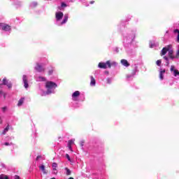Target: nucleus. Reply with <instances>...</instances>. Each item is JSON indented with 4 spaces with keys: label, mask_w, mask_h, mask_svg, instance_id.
<instances>
[{
    "label": "nucleus",
    "mask_w": 179,
    "mask_h": 179,
    "mask_svg": "<svg viewBox=\"0 0 179 179\" xmlns=\"http://www.w3.org/2000/svg\"><path fill=\"white\" fill-rule=\"evenodd\" d=\"M106 82H107V83H108V85H110L111 83V79L107 78Z\"/></svg>",
    "instance_id": "obj_29"
},
{
    "label": "nucleus",
    "mask_w": 179,
    "mask_h": 179,
    "mask_svg": "<svg viewBox=\"0 0 179 179\" xmlns=\"http://www.w3.org/2000/svg\"><path fill=\"white\" fill-rule=\"evenodd\" d=\"M15 179H20V176H15Z\"/></svg>",
    "instance_id": "obj_42"
},
{
    "label": "nucleus",
    "mask_w": 179,
    "mask_h": 179,
    "mask_svg": "<svg viewBox=\"0 0 179 179\" xmlns=\"http://www.w3.org/2000/svg\"><path fill=\"white\" fill-rule=\"evenodd\" d=\"M159 78L161 80H163V79H164V76L163 75V73H159Z\"/></svg>",
    "instance_id": "obj_22"
},
{
    "label": "nucleus",
    "mask_w": 179,
    "mask_h": 179,
    "mask_svg": "<svg viewBox=\"0 0 179 179\" xmlns=\"http://www.w3.org/2000/svg\"><path fill=\"white\" fill-rule=\"evenodd\" d=\"M122 65H123V66H126L127 68H128V66H129V63L128 62V61L125 59H122L120 61Z\"/></svg>",
    "instance_id": "obj_7"
},
{
    "label": "nucleus",
    "mask_w": 179,
    "mask_h": 179,
    "mask_svg": "<svg viewBox=\"0 0 179 179\" xmlns=\"http://www.w3.org/2000/svg\"><path fill=\"white\" fill-rule=\"evenodd\" d=\"M3 85H8V80H6V78L3 79Z\"/></svg>",
    "instance_id": "obj_23"
},
{
    "label": "nucleus",
    "mask_w": 179,
    "mask_h": 179,
    "mask_svg": "<svg viewBox=\"0 0 179 179\" xmlns=\"http://www.w3.org/2000/svg\"><path fill=\"white\" fill-rule=\"evenodd\" d=\"M53 72H54V70H52V69L49 70L48 75H52Z\"/></svg>",
    "instance_id": "obj_28"
},
{
    "label": "nucleus",
    "mask_w": 179,
    "mask_h": 179,
    "mask_svg": "<svg viewBox=\"0 0 179 179\" xmlns=\"http://www.w3.org/2000/svg\"><path fill=\"white\" fill-rule=\"evenodd\" d=\"M150 48H153V47H156V45L155 44V43H150Z\"/></svg>",
    "instance_id": "obj_24"
},
{
    "label": "nucleus",
    "mask_w": 179,
    "mask_h": 179,
    "mask_svg": "<svg viewBox=\"0 0 179 179\" xmlns=\"http://www.w3.org/2000/svg\"><path fill=\"white\" fill-rule=\"evenodd\" d=\"M1 30H3L4 31H10L11 28L9 24H3V27L1 28Z\"/></svg>",
    "instance_id": "obj_3"
},
{
    "label": "nucleus",
    "mask_w": 179,
    "mask_h": 179,
    "mask_svg": "<svg viewBox=\"0 0 179 179\" xmlns=\"http://www.w3.org/2000/svg\"><path fill=\"white\" fill-rule=\"evenodd\" d=\"M99 68H101V69H106L107 65L106 63L100 62L99 64Z\"/></svg>",
    "instance_id": "obj_10"
},
{
    "label": "nucleus",
    "mask_w": 179,
    "mask_h": 179,
    "mask_svg": "<svg viewBox=\"0 0 179 179\" xmlns=\"http://www.w3.org/2000/svg\"><path fill=\"white\" fill-rule=\"evenodd\" d=\"M174 66H171V72H173V76H179V71L177 69H175Z\"/></svg>",
    "instance_id": "obj_6"
},
{
    "label": "nucleus",
    "mask_w": 179,
    "mask_h": 179,
    "mask_svg": "<svg viewBox=\"0 0 179 179\" xmlns=\"http://www.w3.org/2000/svg\"><path fill=\"white\" fill-rule=\"evenodd\" d=\"M0 82H1V80H0Z\"/></svg>",
    "instance_id": "obj_48"
},
{
    "label": "nucleus",
    "mask_w": 179,
    "mask_h": 179,
    "mask_svg": "<svg viewBox=\"0 0 179 179\" xmlns=\"http://www.w3.org/2000/svg\"><path fill=\"white\" fill-rule=\"evenodd\" d=\"M39 169L43 171V174H47V172L45 171V166L44 165L39 166Z\"/></svg>",
    "instance_id": "obj_14"
},
{
    "label": "nucleus",
    "mask_w": 179,
    "mask_h": 179,
    "mask_svg": "<svg viewBox=\"0 0 179 179\" xmlns=\"http://www.w3.org/2000/svg\"><path fill=\"white\" fill-rule=\"evenodd\" d=\"M24 102V98H21L19 101H18V103L17 106L18 107H20V106H22L23 104V103Z\"/></svg>",
    "instance_id": "obj_13"
},
{
    "label": "nucleus",
    "mask_w": 179,
    "mask_h": 179,
    "mask_svg": "<svg viewBox=\"0 0 179 179\" xmlns=\"http://www.w3.org/2000/svg\"><path fill=\"white\" fill-rule=\"evenodd\" d=\"M3 97H4V99H6V93H5V92H3Z\"/></svg>",
    "instance_id": "obj_36"
},
{
    "label": "nucleus",
    "mask_w": 179,
    "mask_h": 179,
    "mask_svg": "<svg viewBox=\"0 0 179 179\" xmlns=\"http://www.w3.org/2000/svg\"><path fill=\"white\" fill-rule=\"evenodd\" d=\"M156 64H157V66H160V65L162 64V60L161 59L157 60L156 62Z\"/></svg>",
    "instance_id": "obj_21"
},
{
    "label": "nucleus",
    "mask_w": 179,
    "mask_h": 179,
    "mask_svg": "<svg viewBox=\"0 0 179 179\" xmlns=\"http://www.w3.org/2000/svg\"><path fill=\"white\" fill-rule=\"evenodd\" d=\"M68 148L71 152H73V150H72V145L68 144Z\"/></svg>",
    "instance_id": "obj_31"
},
{
    "label": "nucleus",
    "mask_w": 179,
    "mask_h": 179,
    "mask_svg": "<svg viewBox=\"0 0 179 179\" xmlns=\"http://www.w3.org/2000/svg\"><path fill=\"white\" fill-rule=\"evenodd\" d=\"M66 22H68V15L64 16V19L62 22L61 24H65V23H66Z\"/></svg>",
    "instance_id": "obj_17"
},
{
    "label": "nucleus",
    "mask_w": 179,
    "mask_h": 179,
    "mask_svg": "<svg viewBox=\"0 0 179 179\" xmlns=\"http://www.w3.org/2000/svg\"><path fill=\"white\" fill-rule=\"evenodd\" d=\"M1 94H3V91H0V96Z\"/></svg>",
    "instance_id": "obj_45"
},
{
    "label": "nucleus",
    "mask_w": 179,
    "mask_h": 179,
    "mask_svg": "<svg viewBox=\"0 0 179 179\" xmlns=\"http://www.w3.org/2000/svg\"><path fill=\"white\" fill-rule=\"evenodd\" d=\"M62 8L66 7V3H62Z\"/></svg>",
    "instance_id": "obj_33"
},
{
    "label": "nucleus",
    "mask_w": 179,
    "mask_h": 179,
    "mask_svg": "<svg viewBox=\"0 0 179 179\" xmlns=\"http://www.w3.org/2000/svg\"><path fill=\"white\" fill-rule=\"evenodd\" d=\"M164 59H166V61H169V57L164 56Z\"/></svg>",
    "instance_id": "obj_41"
},
{
    "label": "nucleus",
    "mask_w": 179,
    "mask_h": 179,
    "mask_svg": "<svg viewBox=\"0 0 179 179\" xmlns=\"http://www.w3.org/2000/svg\"><path fill=\"white\" fill-rule=\"evenodd\" d=\"M174 53V52L173 50H169L168 55L169 57V58H171V59H174V56L173 55V54Z\"/></svg>",
    "instance_id": "obj_12"
},
{
    "label": "nucleus",
    "mask_w": 179,
    "mask_h": 179,
    "mask_svg": "<svg viewBox=\"0 0 179 179\" xmlns=\"http://www.w3.org/2000/svg\"><path fill=\"white\" fill-rule=\"evenodd\" d=\"M38 159H41V155H38L36 157V160H38Z\"/></svg>",
    "instance_id": "obj_38"
},
{
    "label": "nucleus",
    "mask_w": 179,
    "mask_h": 179,
    "mask_svg": "<svg viewBox=\"0 0 179 179\" xmlns=\"http://www.w3.org/2000/svg\"><path fill=\"white\" fill-rule=\"evenodd\" d=\"M38 80H39L40 82H45V78L39 76L38 77Z\"/></svg>",
    "instance_id": "obj_19"
},
{
    "label": "nucleus",
    "mask_w": 179,
    "mask_h": 179,
    "mask_svg": "<svg viewBox=\"0 0 179 179\" xmlns=\"http://www.w3.org/2000/svg\"><path fill=\"white\" fill-rule=\"evenodd\" d=\"M69 179H74L73 177H70Z\"/></svg>",
    "instance_id": "obj_46"
},
{
    "label": "nucleus",
    "mask_w": 179,
    "mask_h": 179,
    "mask_svg": "<svg viewBox=\"0 0 179 179\" xmlns=\"http://www.w3.org/2000/svg\"><path fill=\"white\" fill-rule=\"evenodd\" d=\"M173 33H178L177 38H176V43H179V30L178 29H174Z\"/></svg>",
    "instance_id": "obj_15"
},
{
    "label": "nucleus",
    "mask_w": 179,
    "mask_h": 179,
    "mask_svg": "<svg viewBox=\"0 0 179 179\" xmlns=\"http://www.w3.org/2000/svg\"><path fill=\"white\" fill-rule=\"evenodd\" d=\"M7 86V87H8V89H12V85L10 83H7V85H6Z\"/></svg>",
    "instance_id": "obj_26"
},
{
    "label": "nucleus",
    "mask_w": 179,
    "mask_h": 179,
    "mask_svg": "<svg viewBox=\"0 0 179 179\" xmlns=\"http://www.w3.org/2000/svg\"><path fill=\"white\" fill-rule=\"evenodd\" d=\"M0 179H9V178L8 177V176H0Z\"/></svg>",
    "instance_id": "obj_25"
},
{
    "label": "nucleus",
    "mask_w": 179,
    "mask_h": 179,
    "mask_svg": "<svg viewBox=\"0 0 179 179\" xmlns=\"http://www.w3.org/2000/svg\"><path fill=\"white\" fill-rule=\"evenodd\" d=\"M4 145H5V146H9V145H10V144H9V143L6 142L4 143Z\"/></svg>",
    "instance_id": "obj_39"
},
{
    "label": "nucleus",
    "mask_w": 179,
    "mask_h": 179,
    "mask_svg": "<svg viewBox=\"0 0 179 179\" xmlns=\"http://www.w3.org/2000/svg\"><path fill=\"white\" fill-rule=\"evenodd\" d=\"M72 143H73V140H69L68 145H72Z\"/></svg>",
    "instance_id": "obj_30"
},
{
    "label": "nucleus",
    "mask_w": 179,
    "mask_h": 179,
    "mask_svg": "<svg viewBox=\"0 0 179 179\" xmlns=\"http://www.w3.org/2000/svg\"><path fill=\"white\" fill-rule=\"evenodd\" d=\"M6 131H5V129L3 131V132H2V135H6Z\"/></svg>",
    "instance_id": "obj_37"
},
{
    "label": "nucleus",
    "mask_w": 179,
    "mask_h": 179,
    "mask_svg": "<svg viewBox=\"0 0 179 179\" xmlns=\"http://www.w3.org/2000/svg\"><path fill=\"white\" fill-rule=\"evenodd\" d=\"M3 26V23L0 22V29H2Z\"/></svg>",
    "instance_id": "obj_40"
},
{
    "label": "nucleus",
    "mask_w": 179,
    "mask_h": 179,
    "mask_svg": "<svg viewBox=\"0 0 179 179\" xmlns=\"http://www.w3.org/2000/svg\"><path fill=\"white\" fill-rule=\"evenodd\" d=\"M2 110H3V111H5V110H6V107H3V108H2Z\"/></svg>",
    "instance_id": "obj_44"
},
{
    "label": "nucleus",
    "mask_w": 179,
    "mask_h": 179,
    "mask_svg": "<svg viewBox=\"0 0 179 179\" xmlns=\"http://www.w3.org/2000/svg\"><path fill=\"white\" fill-rule=\"evenodd\" d=\"M90 3H91V5H92V3H94V1H91L90 2Z\"/></svg>",
    "instance_id": "obj_43"
},
{
    "label": "nucleus",
    "mask_w": 179,
    "mask_h": 179,
    "mask_svg": "<svg viewBox=\"0 0 179 179\" xmlns=\"http://www.w3.org/2000/svg\"><path fill=\"white\" fill-rule=\"evenodd\" d=\"M56 20L59 21L64 17V13L62 12L56 13Z\"/></svg>",
    "instance_id": "obj_4"
},
{
    "label": "nucleus",
    "mask_w": 179,
    "mask_h": 179,
    "mask_svg": "<svg viewBox=\"0 0 179 179\" xmlns=\"http://www.w3.org/2000/svg\"><path fill=\"white\" fill-rule=\"evenodd\" d=\"M22 80L24 82V86L25 89H27V87H29V83L27 82V76L24 75L22 76Z\"/></svg>",
    "instance_id": "obj_2"
},
{
    "label": "nucleus",
    "mask_w": 179,
    "mask_h": 179,
    "mask_svg": "<svg viewBox=\"0 0 179 179\" xmlns=\"http://www.w3.org/2000/svg\"><path fill=\"white\" fill-rule=\"evenodd\" d=\"M159 73H162V74L166 73V70L165 69L162 70Z\"/></svg>",
    "instance_id": "obj_34"
},
{
    "label": "nucleus",
    "mask_w": 179,
    "mask_h": 179,
    "mask_svg": "<svg viewBox=\"0 0 179 179\" xmlns=\"http://www.w3.org/2000/svg\"><path fill=\"white\" fill-rule=\"evenodd\" d=\"M66 157L69 160V162H71V157H69V155L66 154Z\"/></svg>",
    "instance_id": "obj_27"
},
{
    "label": "nucleus",
    "mask_w": 179,
    "mask_h": 179,
    "mask_svg": "<svg viewBox=\"0 0 179 179\" xmlns=\"http://www.w3.org/2000/svg\"><path fill=\"white\" fill-rule=\"evenodd\" d=\"M79 96H80V92L79 91H76L72 94V97L73 98L79 97Z\"/></svg>",
    "instance_id": "obj_11"
},
{
    "label": "nucleus",
    "mask_w": 179,
    "mask_h": 179,
    "mask_svg": "<svg viewBox=\"0 0 179 179\" xmlns=\"http://www.w3.org/2000/svg\"><path fill=\"white\" fill-rule=\"evenodd\" d=\"M65 171L66 172V176H71V169H68V168H65Z\"/></svg>",
    "instance_id": "obj_18"
},
{
    "label": "nucleus",
    "mask_w": 179,
    "mask_h": 179,
    "mask_svg": "<svg viewBox=\"0 0 179 179\" xmlns=\"http://www.w3.org/2000/svg\"><path fill=\"white\" fill-rule=\"evenodd\" d=\"M90 78H91L90 85L91 86H96V79H94V77L91 76Z\"/></svg>",
    "instance_id": "obj_9"
},
{
    "label": "nucleus",
    "mask_w": 179,
    "mask_h": 179,
    "mask_svg": "<svg viewBox=\"0 0 179 179\" xmlns=\"http://www.w3.org/2000/svg\"><path fill=\"white\" fill-rule=\"evenodd\" d=\"M106 66H108V68H111V62L108 60L107 61L106 63Z\"/></svg>",
    "instance_id": "obj_20"
},
{
    "label": "nucleus",
    "mask_w": 179,
    "mask_h": 179,
    "mask_svg": "<svg viewBox=\"0 0 179 179\" xmlns=\"http://www.w3.org/2000/svg\"><path fill=\"white\" fill-rule=\"evenodd\" d=\"M167 51H169V48H163L161 52V56L163 57V55H166Z\"/></svg>",
    "instance_id": "obj_8"
},
{
    "label": "nucleus",
    "mask_w": 179,
    "mask_h": 179,
    "mask_svg": "<svg viewBox=\"0 0 179 179\" xmlns=\"http://www.w3.org/2000/svg\"><path fill=\"white\" fill-rule=\"evenodd\" d=\"M45 87L48 89L46 94H51V93H52V91L51 90L57 89L58 85L52 81H48L45 83Z\"/></svg>",
    "instance_id": "obj_1"
},
{
    "label": "nucleus",
    "mask_w": 179,
    "mask_h": 179,
    "mask_svg": "<svg viewBox=\"0 0 179 179\" xmlns=\"http://www.w3.org/2000/svg\"><path fill=\"white\" fill-rule=\"evenodd\" d=\"M36 71H37V72H44V68H43V66L41 65H40V64L37 63L36 64V66L35 67Z\"/></svg>",
    "instance_id": "obj_5"
},
{
    "label": "nucleus",
    "mask_w": 179,
    "mask_h": 179,
    "mask_svg": "<svg viewBox=\"0 0 179 179\" xmlns=\"http://www.w3.org/2000/svg\"><path fill=\"white\" fill-rule=\"evenodd\" d=\"M169 65H170V62L168 60V61H166V66H169Z\"/></svg>",
    "instance_id": "obj_35"
},
{
    "label": "nucleus",
    "mask_w": 179,
    "mask_h": 179,
    "mask_svg": "<svg viewBox=\"0 0 179 179\" xmlns=\"http://www.w3.org/2000/svg\"><path fill=\"white\" fill-rule=\"evenodd\" d=\"M4 130L7 132L8 131H9V124L7 125V127L4 129Z\"/></svg>",
    "instance_id": "obj_32"
},
{
    "label": "nucleus",
    "mask_w": 179,
    "mask_h": 179,
    "mask_svg": "<svg viewBox=\"0 0 179 179\" xmlns=\"http://www.w3.org/2000/svg\"><path fill=\"white\" fill-rule=\"evenodd\" d=\"M52 167L53 168L54 171H57V167H58V164L57 163L53 162L52 164Z\"/></svg>",
    "instance_id": "obj_16"
},
{
    "label": "nucleus",
    "mask_w": 179,
    "mask_h": 179,
    "mask_svg": "<svg viewBox=\"0 0 179 179\" xmlns=\"http://www.w3.org/2000/svg\"><path fill=\"white\" fill-rule=\"evenodd\" d=\"M81 146H83V142L81 143Z\"/></svg>",
    "instance_id": "obj_47"
}]
</instances>
